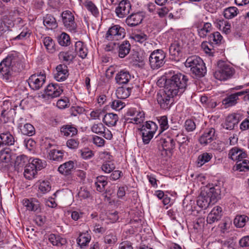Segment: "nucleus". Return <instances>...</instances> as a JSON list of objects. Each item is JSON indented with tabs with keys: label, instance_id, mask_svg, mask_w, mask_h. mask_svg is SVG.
<instances>
[{
	"label": "nucleus",
	"instance_id": "680f3d73",
	"mask_svg": "<svg viewBox=\"0 0 249 249\" xmlns=\"http://www.w3.org/2000/svg\"><path fill=\"white\" fill-rule=\"evenodd\" d=\"M39 190L43 194L49 192L51 189V186L48 181H42L38 187Z\"/></svg>",
	"mask_w": 249,
	"mask_h": 249
},
{
	"label": "nucleus",
	"instance_id": "4468645a",
	"mask_svg": "<svg viewBox=\"0 0 249 249\" xmlns=\"http://www.w3.org/2000/svg\"><path fill=\"white\" fill-rule=\"evenodd\" d=\"M184 43L180 40L175 41L169 48V53L173 56V59H179L184 48Z\"/></svg>",
	"mask_w": 249,
	"mask_h": 249
},
{
	"label": "nucleus",
	"instance_id": "473e14b6",
	"mask_svg": "<svg viewBox=\"0 0 249 249\" xmlns=\"http://www.w3.org/2000/svg\"><path fill=\"white\" fill-rule=\"evenodd\" d=\"M103 119V122L108 126H112L116 125L118 121V116L117 114L114 113H107L104 114Z\"/></svg>",
	"mask_w": 249,
	"mask_h": 249
},
{
	"label": "nucleus",
	"instance_id": "774afa93",
	"mask_svg": "<svg viewBox=\"0 0 249 249\" xmlns=\"http://www.w3.org/2000/svg\"><path fill=\"white\" fill-rule=\"evenodd\" d=\"M159 123L162 131L166 130L169 127L168 119L166 116H163L159 119Z\"/></svg>",
	"mask_w": 249,
	"mask_h": 249
},
{
	"label": "nucleus",
	"instance_id": "0eeeda50",
	"mask_svg": "<svg viewBox=\"0 0 249 249\" xmlns=\"http://www.w3.org/2000/svg\"><path fill=\"white\" fill-rule=\"evenodd\" d=\"M234 72V69L229 65L223 62L218 64V69L214 73V77L220 81L230 78Z\"/></svg>",
	"mask_w": 249,
	"mask_h": 249
},
{
	"label": "nucleus",
	"instance_id": "c9c22d12",
	"mask_svg": "<svg viewBox=\"0 0 249 249\" xmlns=\"http://www.w3.org/2000/svg\"><path fill=\"white\" fill-rule=\"evenodd\" d=\"M43 24L48 29H55L57 24L55 18L51 15H47L44 18Z\"/></svg>",
	"mask_w": 249,
	"mask_h": 249
},
{
	"label": "nucleus",
	"instance_id": "6e6d98bb",
	"mask_svg": "<svg viewBox=\"0 0 249 249\" xmlns=\"http://www.w3.org/2000/svg\"><path fill=\"white\" fill-rule=\"evenodd\" d=\"M29 164L34 169H36V171L40 170L43 168L45 166V164L42 161V160L37 158H32V160H30Z\"/></svg>",
	"mask_w": 249,
	"mask_h": 249
},
{
	"label": "nucleus",
	"instance_id": "052dcab7",
	"mask_svg": "<svg viewBox=\"0 0 249 249\" xmlns=\"http://www.w3.org/2000/svg\"><path fill=\"white\" fill-rule=\"evenodd\" d=\"M115 168L114 164L111 161L105 162L101 166L103 171L106 173H110Z\"/></svg>",
	"mask_w": 249,
	"mask_h": 249
},
{
	"label": "nucleus",
	"instance_id": "ea45409f",
	"mask_svg": "<svg viewBox=\"0 0 249 249\" xmlns=\"http://www.w3.org/2000/svg\"><path fill=\"white\" fill-rule=\"evenodd\" d=\"M131 89L124 87H119L116 91V95L118 99H126L130 94Z\"/></svg>",
	"mask_w": 249,
	"mask_h": 249
},
{
	"label": "nucleus",
	"instance_id": "bb28decb",
	"mask_svg": "<svg viewBox=\"0 0 249 249\" xmlns=\"http://www.w3.org/2000/svg\"><path fill=\"white\" fill-rule=\"evenodd\" d=\"M32 158H29L24 155H21L17 157L15 161V167L16 170L19 171L23 167L29 164Z\"/></svg>",
	"mask_w": 249,
	"mask_h": 249
},
{
	"label": "nucleus",
	"instance_id": "6ab92c4d",
	"mask_svg": "<svg viewBox=\"0 0 249 249\" xmlns=\"http://www.w3.org/2000/svg\"><path fill=\"white\" fill-rule=\"evenodd\" d=\"M222 215V209L221 207L216 206L214 207L209 213L207 217L208 224H212L219 220Z\"/></svg>",
	"mask_w": 249,
	"mask_h": 249
},
{
	"label": "nucleus",
	"instance_id": "423d86ee",
	"mask_svg": "<svg viewBox=\"0 0 249 249\" xmlns=\"http://www.w3.org/2000/svg\"><path fill=\"white\" fill-rule=\"evenodd\" d=\"M125 36V31L124 28L119 25H114L108 29L105 38L108 41H117L124 38Z\"/></svg>",
	"mask_w": 249,
	"mask_h": 249
},
{
	"label": "nucleus",
	"instance_id": "3c124183",
	"mask_svg": "<svg viewBox=\"0 0 249 249\" xmlns=\"http://www.w3.org/2000/svg\"><path fill=\"white\" fill-rule=\"evenodd\" d=\"M131 38L136 42L142 43L148 39V36L144 33L138 32L133 34Z\"/></svg>",
	"mask_w": 249,
	"mask_h": 249
},
{
	"label": "nucleus",
	"instance_id": "c03bdc74",
	"mask_svg": "<svg viewBox=\"0 0 249 249\" xmlns=\"http://www.w3.org/2000/svg\"><path fill=\"white\" fill-rule=\"evenodd\" d=\"M213 157L211 153H203L200 155L197 158V164L198 166H201L205 163L209 161Z\"/></svg>",
	"mask_w": 249,
	"mask_h": 249
},
{
	"label": "nucleus",
	"instance_id": "f03ea898",
	"mask_svg": "<svg viewBox=\"0 0 249 249\" xmlns=\"http://www.w3.org/2000/svg\"><path fill=\"white\" fill-rule=\"evenodd\" d=\"M18 58L14 54H9L0 63V73L3 80L8 82L11 81L17 69Z\"/></svg>",
	"mask_w": 249,
	"mask_h": 249
},
{
	"label": "nucleus",
	"instance_id": "aec40b11",
	"mask_svg": "<svg viewBox=\"0 0 249 249\" xmlns=\"http://www.w3.org/2000/svg\"><path fill=\"white\" fill-rule=\"evenodd\" d=\"M69 76L68 67L65 65L60 64L56 68V71L54 74V79L57 81H63Z\"/></svg>",
	"mask_w": 249,
	"mask_h": 249
},
{
	"label": "nucleus",
	"instance_id": "13d9d810",
	"mask_svg": "<svg viewBox=\"0 0 249 249\" xmlns=\"http://www.w3.org/2000/svg\"><path fill=\"white\" fill-rule=\"evenodd\" d=\"M105 126L101 123L94 124L91 128L92 132L99 135H103L105 133Z\"/></svg>",
	"mask_w": 249,
	"mask_h": 249
},
{
	"label": "nucleus",
	"instance_id": "b1692460",
	"mask_svg": "<svg viewBox=\"0 0 249 249\" xmlns=\"http://www.w3.org/2000/svg\"><path fill=\"white\" fill-rule=\"evenodd\" d=\"M11 160V150L9 148H4L0 151V168L7 166Z\"/></svg>",
	"mask_w": 249,
	"mask_h": 249
},
{
	"label": "nucleus",
	"instance_id": "e2e57ef3",
	"mask_svg": "<svg viewBox=\"0 0 249 249\" xmlns=\"http://www.w3.org/2000/svg\"><path fill=\"white\" fill-rule=\"evenodd\" d=\"M110 106L112 109L119 111L125 106V104L120 100H115L110 103Z\"/></svg>",
	"mask_w": 249,
	"mask_h": 249
},
{
	"label": "nucleus",
	"instance_id": "393cba45",
	"mask_svg": "<svg viewBox=\"0 0 249 249\" xmlns=\"http://www.w3.org/2000/svg\"><path fill=\"white\" fill-rule=\"evenodd\" d=\"M159 145L161 146L164 151H170L173 149L175 145L174 140L170 137L161 138L159 141Z\"/></svg>",
	"mask_w": 249,
	"mask_h": 249
},
{
	"label": "nucleus",
	"instance_id": "1a4fd4ad",
	"mask_svg": "<svg viewBox=\"0 0 249 249\" xmlns=\"http://www.w3.org/2000/svg\"><path fill=\"white\" fill-rule=\"evenodd\" d=\"M63 23L67 30L71 33L77 32V25L74 20V17L72 13L66 10L61 14Z\"/></svg>",
	"mask_w": 249,
	"mask_h": 249
},
{
	"label": "nucleus",
	"instance_id": "49530a36",
	"mask_svg": "<svg viewBox=\"0 0 249 249\" xmlns=\"http://www.w3.org/2000/svg\"><path fill=\"white\" fill-rule=\"evenodd\" d=\"M96 180L97 181L95 182V185L97 190L100 192H103L105 189V186L107 185V181L105 177H98Z\"/></svg>",
	"mask_w": 249,
	"mask_h": 249
},
{
	"label": "nucleus",
	"instance_id": "a18cd8bd",
	"mask_svg": "<svg viewBox=\"0 0 249 249\" xmlns=\"http://www.w3.org/2000/svg\"><path fill=\"white\" fill-rule=\"evenodd\" d=\"M37 172L36 169H34L29 164L25 166L24 176L26 179H32L35 177Z\"/></svg>",
	"mask_w": 249,
	"mask_h": 249
},
{
	"label": "nucleus",
	"instance_id": "7c9ffc66",
	"mask_svg": "<svg viewBox=\"0 0 249 249\" xmlns=\"http://www.w3.org/2000/svg\"><path fill=\"white\" fill-rule=\"evenodd\" d=\"M176 141L179 145V151L181 153H184L189 142L188 138L183 134H177Z\"/></svg>",
	"mask_w": 249,
	"mask_h": 249
},
{
	"label": "nucleus",
	"instance_id": "864d4df0",
	"mask_svg": "<svg viewBox=\"0 0 249 249\" xmlns=\"http://www.w3.org/2000/svg\"><path fill=\"white\" fill-rule=\"evenodd\" d=\"M21 133L24 135L32 136L35 134L34 127L30 124H26L20 128Z\"/></svg>",
	"mask_w": 249,
	"mask_h": 249
},
{
	"label": "nucleus",
	"instance_id": "2f4dec72",
	"mask_svg": "<svg viewBox=\"0 0 249 249\" xmlns=\"http://www.w3.org/2000/svg\"><path fill=\"white\" fill-rule=\"evenodd\" d=\"M239 14L238 9L235 6H230L225 8L222 14L224 17L227 19H232Z\"/></svg>",
	"mask_w": 249,
	"mask_h": 249
},
{
	"label": "nucleus",
	"instance_id": "f257e3e1",
	"mask_svg": "<svg viewBox=\"0 0 249 249\" xmlns=\"http://www.w3.org/2000/svg\"><path fill=\"white\" fill-rule=\"evenodd\" d=\"M187 80L185 75L177 73L165 81L164 91L173 97L179 95L184 91Z\"/></svg>",
	"mask_w": 249,
	"mask_h": 249
},
{
	"label": "nucleus",
	"instance_id": "603ef678",
	"mask_svg": "<svg viewBox=\"0 0 249 249\" xmlns=\"http://www.w3.org/2000/svg\"><path fill=\"white\" fill-rule=\"evenodd\" d=\"M248 220L249 218L246 215H237L234 218V224L237 227L242 228L245 225L246 222Z\"/></svg>",
	"mask_w": 249,
	"mask_h": 249
},
{
	"label": "nucleus",
	"instance_id": "338daca9",
	"mask_svg": "<svg viewBox=\"0 0 249 249\" xmlns=\"http://www.w3.org/2000/svg\"><path fill=\"white\" fill-rule=\"evenodd\" d=\"M182 10L180 8H177L171 12H169L168 15V18L169 19L176 20L180 18L181 17V11Z\"/></svg>",
	"mask_w": 249,
	"mask_h": 249
},
{
	"label": "nucleus",
	"instance_id": "5701e85b",
	"mask_svg": "<svg viewBox=\"0 0 249 249\" xmlns=\"http://www.w3.org/2000/svg\"><path fill=\"white\" fill-rule=\"evenodd\" d=\"M240 120V115L238 114L233 113L229 115L226 118L224 127L226 129L231 130L237 124Z\"/></svg>",
	"mask_w": 249,
	"mask_h": 249
},
{
	"label": "nucleus",
	"instance_id": "9b49d317",
	"mask_svg": "<svg viewBox=\"0 0 249 249\" xmlns=\"http://www.w3.org/2000/svg\"><path fill=\"white\" fill-rule=\"evenodd\" d=\"M22 204L27 211L36 213L41 212V204L36 198H24L22 201Z\"/></svg>",
	"mask_w": 249,
	"mask_h": 249
},
{
	"label": "nucleus",
	"instance_id": "bf43d9fd",
	"mask_svg": "<svg viewBox=\"0 0 249 249\" xmlns=\"http://www.w3.org/2000/svg\"><path fill=\"white\" fill-rule=\"evenodd\" d=\"M196 125L193 120L187 119L185 121L183 127L185 130L188 132H193L196 128Z\"/></svg>",
	"mask_w": 249,
	"mask_h": 249
},
{
	"label": "nucleus",
	"instance_id": "20e7f679",
	"mask_svg": "<svg viewBox=\"0 0 249 249\" xmlns=\"http://www.w3.org/2000/svg\"><path fill=\"white\" fill-rule=\"evenodd\" d=\"M166 54L162 50H156L152 52L149 57V64L152 69H158L165 63Z\"/></svg>",
	"mask_w": 249,
	"mask_h": 249
},
{
	"label": "nucleus",
	"instance_id": "f8f14e48",
	"mask_svg": "<svg viewBox=\"0 0 249 249\" xmlns=\"http://www.w3.org/2000/svg\"><path fill=\"white\" fill-rule=\"evenodd\" d=\"M46 81L44 74H35L31 75L28 79L30 87L34 90L39 89L44 85Z\"/></svg>",
	"mask_w": 249,
	"mask_h": 249
},
{
	"label": "nucleus",
	"instance_id": "5fc2aeb1",
	"mask_svg": "<svg viewBox=\"0 0 249 249\" xmlns=\"http://www.w3.org/2000/svg\"><path fill=\"white\" fill-rule=\"evenodd\" d=\"M87 10L89 11L94 17H98L99 12L95 5L91 1H87L84 4Z\"/></svg>",
	"mask_w": 249,
	"mask_h": 249
},
{
	"label": "nucleus",
	"instance_id": "7ed1b4c3",
	"mask_svg": "<svg viewBox=\"0 0 249 249\" xmlns=\"http://www.w3.org/2000/svg\"><path fill=\"white\" fill-rule=\"evenodd\" d=\"M184 65L186 68H190L191 72L197 77H203L206 73L205 63L202 59L197 55H193L187 58Z\"/></svg>",
	"mask_w": 249,
	"mask_h": 249
},
{
	"label": "nucleus",
	"instance_id": "f3484780",
	"mask_svg": "<svg viewBox=\"0 0 249 249\" xmlns=\"http://www.w3.org/2000/svg\"><path fill=\"white\" fill-rule=\"evenodd\" d=\"M215 131L213 128L207 129L199 139V142L206 145L215 139Z\"/></svg>",
	"mask_w": 249,
	"mask_h": 249
},
{
	"label": "nucleus",
	"instance_id": "9d476101",
	"mask_svg": "<svg viewBox=\"0 0 249 249\" xmlns=\"http://www.w3.org/2000/svg\"><path fill=\"white\" fill-rule=\"evenodd\" d=\"M174 97L164 91H160L157 94V100L161 108L164 110L169 109L172 103Z\"/></svg>",
	"mask_w": 249,
	"mask_h": 249
},
{
	"label": "nucleus",
	"instance_id": "412c9836",
	"mask_svg": "<svg viewBox=\"0 0 249 249\" xmlns=\"http://www.w3.org/2000/svg\"><path fill=\"white\" fill-rule=\"evenodd\" d=\"M203 191L213 203L216 202L220 197L221 190L220 187L217 185L212 187L207 188Z\"/></svg>",
	"mask_w": 249,
	"mask_h": 249
},
{
	"label": "nucleus",
	"instance_id": "4c0bfd02",
	"mask_svg": "<svg viewBox=\"0 0 249 249\" xmlns=\"http://www.w3.org/2000/svg\"><path fill=\"white\" fill-rule=\"evenodd\" d=\"M42 42L47 51L50 53H53L55 51V43L53 39L49 36H46L42 39Z\"/></svg>",
	"mask_w": 249,
	"mask_h": 249
},
{
	"label": "nucleus",
	"instance_id": "ddd939ff",
	"mask_svg": "<svg viewBox=\"0 0 249 249\" xmlns=\"http://www.w3.org/2000/svg\"><path fill=\"white\" fill-rule=\"evenodd\" d=\"M131 9V4L128 0L121 1L115 9L116 16L119 18H124L128 15Z\"/></svg>",
	"mask_w": 249,
	"mask_h": 249
},
{
	"label": "nucleus",
	"instance_id": "39448f33",
	"mask_svg": "<svg viewBox=\"0 0 249 249\" xmlns=\"http://www.w3.org/2000/svg\"><path fill=\"white\" fill-rule=\"evenodd\" d=\"M157 128L156 124L153 122H146V124L141 128V135L142 142L145 144H148L153 137Z\"/></svg>",
	"mask_w": 249,
	"mask_h": 249
},
{
	"label": "nucleus",
	"instance_id": "72a5a7b5",
	"mask_svg": "<svg viewBox=\"0 0 249 249\" xmlns=\"http://www.w3.org/2000/svg\"><path fill=\"white\" fill-rule=\"evenodd\" d=\"M60 132L64 136H73L77 134V129L73 125L67 124L61 128Z\"/></svg>",
	"mask_w": 249,
	"mask_h": 249
},
{
	"label": "nucleus",
	"instance_id": "a19ab883",
	"mask_svg": "<svg viewBox=\"0 0 249 249\" xmlns=\"http://www.w3.org/2000/svg\"><path fill=\"white\" fill-rule=\"evenodd\" d=\"M49 240L53 246H62L66 243L65 239L54 234H51L49 235Z\"/></svg>",
	"mask_w": 249,
	"mask_h": 249
},
{
	"label": "nucleus",
	"instance_id": "a878e982",
	"mask_svg": "<svg viewBox=\"0 0 249 249\" xmlns=\"http://www.w3.org/2000/svg\"><path fill=\"white\" fill-rule=\"evenodd\" d=\"M131 78L129 72L126 70H122L119 71L115 76V80L119 85L128 83Z\"/></svg>",
	"mask_w": 249,
	"mask_h": 249
},
{
	"label": "nucleus",
	"instance_id": "6e6552de",
	"mask_svg": "<svg viewBox=\"0 0 249 249\" xmlns=\"http://www.w3.org/2000/svg\"><path fill=\"white\" fill-rule=\"evenodd\" d=\"M144 119V113L140 109L131 108L128 110L125 115V120L129 123L139 124L142 123Z\"/></svg>",
	"mask_w": 249,
	"mask_h": 249
},
{
	"label": "nucleus",
	"instance_id": "f704fd0d",
	"mask_svg": "<svg viewBox=\"0 0 249 249\" xmlns=\"http://www.w3.org/2000/svg\"><path fill=\"white\" fill-rule=\"evenodd\" d=\"M130 48L131 46L129 41H124L119 47V56L121 58H124L129 53Z\"/></svg>",
	"mask_w": 249,
	"mask_h": 249
},
{
	"label": "nucleus",
	"instance_id": "37998d69",
	"mask_svg": "<svg viewBox=\"0 0 249 249\" xmlns=\"http://www.w3.org/2000/svg\"><path fill=\"white\" fill-rule=\"evenodd\" d=\"M57 38L58 43L62 46H68L71 43L70 36L66 33H62Z\"/></svg>",
	"mask_w": 249,
	"mask_h": 249
},
{
	"label": "nucleus",
	"instance_id": "c85d7f7f",
	"mask_svg": "<svg viewBox=\"0 0 249 249\" xmlns=\"http://www.w3.org/2000/svg\"><path fill=\"white\" fill-rule=\"evenodd\" d=\"M213 29L212 25L210 22H205L203 25L197 27V34L200 37L205 38L210 34Z\"/></svg>",
	"mask_w": 249,
	"mask_h": 249
},
{
	"label": "nucleus",
	"instance_id": "a211bd4d",
	"mask_svg": "<svg viewBox=\"0 0 249 249\" xmlns=\"http://www.w3.org/2000/svg\"><path fill=\"white\" fill-rule=\"evenodd\" d=\"M245 91H239L235 93L231 94L222 100V104L225 108L235 105L239 99V97L244 95Z\"/></svg>",
	"mask_w": 249,
	"mask_h": 249
},
{
	"label": "nucleus",
	"instance_id": "dca6fc26",
	"mask_svg": "<svg viewBox=\"0 0 249 249\" xmlns=\"http://www.w3.org/2000/svg\"><path fill=\"white\" fill-rule=\"evenodd\" d=\"M144 15L142 12L133 13L125 19V22L130 27H134L140 24L143 20Z\"/></svg>",
	"mask_w": 249,
	"mask_h": 249
},
{
	"label": "nucleus",
	"instance_id": "0e129e2a",
	"mask_svg": "<svg viewBox=\"0 0 249 249\" xmlns=\"http://www.w3.org/2000/svg\"><path fill=\"white\" fill-rule=\"evenodd\" d=\"M170 11L169 8L167 7H163L161 8H158L157 10V14L158 16L161 18H164L168 15Z\"/></svg>",
	"mask_w": 249,
	"mask_h": 249
},
{
	"label": "nucleus",
	"instance_id": "69168bd1",
	"mask_svg": "<svg viewBox=\"0 0 249 249\" xmlns=\"http://www.w3.org/2000/svg\"><path fill=\"white\" fill-rule=\"evenodd\" d=\"M79 153L81 157L85 160L90 159L94 155L93 152L88 148L82 149L79 151Z\"/></svg>",
	"mask_w": 249,
	"mask_h": 249
},
{
	"label": "nucleus",
	"instance_id": "e433bc0d",
	"mask_svg": "<svg viewBox=\"0 0 249 249\" xmlns=\"http://www.w3.org/2000/svg\"><path fill=\"white\" fill-rule=\"evenodd\" d=\"M75 51L79 56L85 58L88 54V50L86 46L81 41H77L75 44Z\"/></svg>",
	"mask_w": 249,
	"mask_h": 249
},
{
	"label": "nucleus",
	"instance_id": "de8ad7c7",
	"mask_svg": "<svg viewBox=\"0 0 249 249\" xmlns=\"http://www.w3.org/2000/svg\"><path fill=\"white\" fill-rule=\"evenodd\" d=\"M236 170L239 171H247L249 170V160L245 159H241L236 162Z\"/></svg>",
	"mask_w": 249,
	"mask_h": 249
},
{
	"label": "nucleus",
	"instance_id": "58836bf2",
	"mask_svg": "<svg viewBox=\"0 0 249 249\" xmlns=\"http://www.w3.org/2000/svg\"><path fill=\"white\" fill-rule=\"evenodd\" d=\"M91 237L88 233H82L80 234L77 241V244L81 248H83L87 246L89 243Z\"/></svg>",
	"mask_w": 249,
	"mask_h": 249
},
{
	"label": "nucleus",
	"instance_id": "4d7b16f0",
	"mask_svg": "<svg viewBox=\"0 0 249 249\" xmlns=\"http://www.w3.org/2000/svg\"><path fill=\"white\" fill-rule=\"evenodd\" d=\"M201 47L205 53L210 55H213L215 52L213 44L210 41L203 42L201 44Z\"/></svg>",
	"mask_w": 249,
	"mask_h": 249
},
{
	"label": "nucleus",
	"instance_id": "c756f323",
	"mask_svg": "<svg viewBox=\"0 0 249 249\" xmlns=\"http://www.w3.org/2000/svg\"><path fill=\"white\" fill-rule=\"evenodd\" d=\"M213 202L203 191L200 193L198 196L197 200V205L200 208L203 209H206L208 207L210 203Z\"/></svg>",
	"mask_w": 249,
	"mask_h": 249
},
{
	"label": "nucleus",
	"instance_id": "cd10ccee",
	"mask_svg": "<svg viewBox=\"0 0 249 249\" xmlns=\"http://www.w3.org/2000/svg\"><path fill=\"white\" fill-rule=\"evenodd\" d=\"M74 167V163L71 160L68 161L60 165L58 168V172L65 176L70 175Z\"/></svg>",
	"mask_w": 249,
	"mask_h": 249
},
{
	"label": "nucleus",
	"instance_id": "79ce46f5",
	"mask_svg": "<svg viewBox=\"0 0 249 249\" xmlns=\"http://www.w3.org/2000/svg\"><path fill=\"white\" fill-rule=\"evenodd\" d=\"M63 156L64 153L59 150L53 149L49 153V159L53 160L60 161L62 160Z\"/></svg>",
	"mask_w": 249,
	"mask_h": 249
},
{
	"label": "nucleus",
	"instance_id": "8fccbe9b",
	"mask_svg": "<svg viewBox=\"0 0 249 249\" xmlns=\"http://www.w3.org/2000/svg\"><path fill=\"white\" fill-rule=\"evenodd\" d=\"M58 57L59 59L61 61L66 62H70L73 59L74 56L72 52L71 51H67L59 53Z\"/></svg>",
	"mask_w": 249,
	"mask_h": 249
},
{
	"label": "nucleus",
	"instance_id": "09e8293b",
	"mask_svg": "<svg viewBox=\"0 0 249 249\" xmlns=\"http://www.w3.org/2000/svg\"><path fill=\"white\" fill-rule=\"evenodd\" d=\"M223 37L218 32H215L209 36V41L213 45H217L221 43Z\"/></svg>",
	"mask_w": 249,
	"mask_h": 249
},
{
	"label": "nucleus",
	"instance_id": "2eb2a0df",
	"mask_svg": "<svg viewBox=\"0 0 249 249\" xmlns=\"http://www.w3.org/2000/svg\"><path fill=\"white\" fill-rule=\"evenodd\" d=\"M62 92V87L58 84H50L45 89L46 96L51 98L58 97Z\"/></svg>",
	"mask_w": 249,
	"mask_h": 249
},
{
	"label": "nucleus",
	"instance_id": "4be33fe9",
	"mask_svg": "<svg viewBox=\"0 0 249 249\" xmlns=\"http://www.w3.org/2000/svg\"><path fill=\"white\" fill-rule=\"evenodd\" d=\"M228 156L230 159L237 162L241 159L246 158L247 154L243 149L234 147L229 151Z\"/></svg>",
	"mask_w": 249,
	"mask_h": 249
}]
</instances>
